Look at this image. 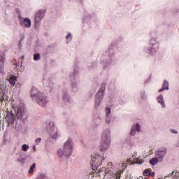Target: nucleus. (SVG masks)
I'll use <instances>...</instances> for the list:
<instances>
[{"label": "nucleus", "mask_w": 179, "mask_h": 179, "mask_svg": "<svg viewBox=\"0 0 179 179\" xmlns=\"http://www.w3.org/2000/svg\"><path fill=\"white\" fill-rule=\"evenodd\" d=\"M136 132H141V124L138 123L132 125L130 131L131 136H135V135H136Z\"/></svg>", "instance_id": "obj_14"}, {"label": "nucleus", "mask_w": 179, "mask_h": 179, "mask_svg": "<svg viewBox=\"0 0 179 179\" xmlns=\"http://www.w3.org/2000/svg\"><path fill=\"white\" fill-rule=\"evenodd\" d=\"M21 43H22V41H19V44H20V47H22Z\"/></svg>", "instance_id": "obj_39"}, {"label": "nucleus", "mask_w": 179, "mask_h": 179, "mask_svg": "<svg viewBox=\"0 0 179 179\" xmlns=\"http://www.w3.org/2000/svg\"><path fill=\"white\" fill-rule=\"evenodd\" d=\"M20 24L22 27H27V29H30L31 27V20L30 18H24L23 20L20 21Z\"/></svg>", "instance_id": "obj_15"}, {"label": "nucleus", "mask_w": 179, "mask_h": 179, "mask_svg": "<svg viewBox=\"0 0 179 179\" xmlns=\"http://www.w3.org/2000/svg\"><path fill=\"white\" fill-rule=\"evenodd\" d=\"M3 65H5V53L0 52V71L2 72L3 69Z\"/></svg>", "instance_id": "obj_16"}, {"label": "nucleus", "mask_w": 179, "mask_h": 179, "mask_svg": "<svg viewBox=\"0 0 179 179\" xmlns=\"http://www.w3.org/2000/svg\"><path fill=\"white\" fill-rule=\"evenodd\" d=\"M33 150H34V152H36V145L33 146Z\"/></svg>", "instance_id": "obj_37"}, {"label": "nucleus", "mask_w": 179, "mask_h": 179, "mask_svg": "<svg viewBox=\"0 0 179 179\" xmlns=\"http://www.w3.org/2000/svg\"><path fill=\"white\" fill-rule=\"evenodd\" d=\"M34 59L35 61H40V59H41V56L40 53H35L34 55Z\"/></svg>", "instance_id": "obj_24"}, {"label": "nucleus", "mask_w": 179, "mask_h": 179, "mask_svg": "<svg viewBox=\"0 0 179 179\" xmlns=\"http://www.w3.org/2000/svg\"><path fill=\"white\" fill-rule=\"evenodd\" d=\"M35 142H36V145H38V143L41 142V138H37Z\"/></svg>", "instance_id": "obj_34"}, {"label": "nucleus", "mask_w": 179, "mask_h": 179, "mask_svg": "<svg viewBox=\"0 0 179 179\" xmlns=\"http://www.w3.org/2000/svg\"><path fill=\"white\" fill-rule=\"evenodd\" d=\"M134 162L135 163H137V164H143L145 162V159H141L140 157H138Z\"/></svg>", "instance_id": "obj_25"}, {"label": "nucleus", "mask_w": 179, "mask_h": 179, "mask_svg": "<svg viewBox=\"0 0 179 179\" xmlns=\"http://www.w3.org/2000/svg\"><path fill=\"white\" fill-rule=\"evenodd\" d=\"M120 167H122V170H124V169H127V162L120 163Z\"/></svg>", "instance_id": "obj_29"}, {"label": "nucleus", "mask_w": 179, "mask_h": 179, "mask_svg": "<svg viewBox=\"0 0 179 179\" xmlns=\"http://www.w3.org/2000/svg\"><path fill=\"white\" fill-rule=\"evenodd\" d=\"M17 120H26L27 118V109L24 103H20L16 108L12 109Z\"/></svg>", "instance_id": "obj_4"}, {"label": "nucleus", "mask_w": 179, "mask_h": 179, "mask_svg": "<svg viewBox=\"0 0 179 179\" xmlns=\"http://www.w3.org/2000/svg\"><path fill=\"white\" fill-rule=\"evenodd\" d=\"M106 66H103V69H106Z\"/></svg>", "instance_id": "obj_42"}, {"label": "nucleus", "mask_w": 179, "mask_h": 179, "mask_svg": "<svg viewBox=\"0 0 179 179\" xmlns=\"http://www.w3.org/2000/svg\"><path fill=\"white\" fill-rule=\"evenodd\" d=\"M166 155L167 148L165 147H161L155 152V156L156 157L159 158V163H162V162L164 160V156Z\"/></svg>", "instance_id": "obj_10"}, {"label": "nucleus", "mask_w": 179, "mask_h": 179, "mask_svg": "<svg viewBox=\"0 0 179 179\" xmlns=\"http://www.w3.org/2000/svg\"><path fill=\"white\" fill-rule=\"evenodd\" d=\"M36 169V163H34L29 168V170L28 171L29 174H33V171H34V169Z\"/></svg>", "instance_id": "obj_23"}, {"label": "nucleus", "mask_w": 179, "mask_h": 179, "mask_svg": "<svg viewBox=\"0 0 179 179\" xmlns=\"http://www.w3.org/2000/svg\"><path fill=\"white\" fill-rule=\"evenodd\" d=\"M164 90H169V82L166 80H164L162 88L159 90V93H161V92H163Z\"/></svg>", "instance_id": "obj_19"}, {"label": "nucleus", "mask_w": 179, "mask_h": 179, "mask_svg": "<svg viewBox=\"0 0 179 179\" xmlns=\"http://www.w3.org/2000/svg\"><path fill=\"white\" fill-rule=\"evenodd\" d=\"M45 15V10H39L37 11V13L34 15V22L35 25L37 26L38 24H40L41 22V20L44 19V16Z\"/></svg>", "instance_id": "obj_11"}, {"label": "nucleus", "mask_w": 179, "mask_h": 179, "mask_svg": "<svg viewBox=\"0 0 179 179\" xmlns=\"http://www.w3.org/2000/svg\"><path fill=\"white\" fill-rule=\"evenodd\" d=\"M6 89V87L4 84L1 83L0 84V100L1 101H3L4 100H6L8 96L6 95V91L5 90Z\"/></svg>", "instance_id": "obj_13"}, {"label": "nucleus", "mask_w": 179, "mask_h": 179, "mask_svg": "<svg viewBox=\"0 0 179 179\" xmlns=\"http://www.w3.org/2000/svg\"><path fill=\"white\" fill-rule=\"evenodd\" d=\"M22 150L23 152H27L29 150V145L27 144H24L22 145Z\"/></svg>", "instance_id": "obj_26"}, {"label": "nucleus", "mask_w": 179, "mask_h": 179, "mask_svg": "<svg viewBox=\"0 0 179 179\" xmlns=\"http://www.w3.org/2000/svg\"><path fill=\"white\" fill-rule=\"evenodd\" d=\"M73 152V140L69 138L63 145L62 148L57 150L59 157L69 159Z\"/></svg>", "instance_id": "obj_1"}, {"label": "nucleus", "mask_w": 179, "mask_h": 179, "mask_svg": "<svg viewBox=\"0 0 179 179\" xmlns=\"http://www.w3.org/2000/svg\"><path fill=\"white\" fill-rule=\"evenodd\" d=\"M106 90L105 88H101L97 94H96V100H95V106L97 107V106H100V103H101V101L103 100V96H104V91Z\"/></svg>", "instance_id": "obj_12"}, {"label": "nucleus", "mask_w": 179, "mask_h": 179, "mask_svg": "<svg viewBox=\"0 0 179 179\" xmlns=\"http://www.w3.org/2000/svg\"><path fill=\"white\" fill-rule=\"evenodd\" d=\"M170 132L171 134H174L175 135H177V134H178V131H177L176 129H171Z\"/></svg>", "instance_id": "obj_32"}, {"label": "nucleus", "mask_w": 179, "mask_h": 179, "mask_svg": "<svg viewBox=\"0 0 179 179\" xmlns=\"http://www.w3.org/2000/svg\"><path fill=\"white\" fill-rule=\"evenodd\" d=\"M55 124L53 121L48 122L46 124V129L52 139H57L58 134H57V128H55Z\"/></svg>", "instance_id": "obj_6"}, {"label": "nucleus", "mask_w": 179, "mask_h": 179, "mask_svg": "<svg viewBox=\"0 0 179 179\" xmlns=\"http://www.w3.org/2000/svg\"><path fill=\"white\" fill-rule=\"evenodd\" d=\"M150 176H151V177H155V172H150Z\"/></svg>", "instance_id": "obj_35"}, {"label": "nucleus", "mask_w": 179, "mask_h": 179, "mask_svg": "<svg viewBox=\"0 0 179 179\" xmlns=\"http://www.w3.org/2000/svg\"><path fill=\"white\" fill-rule=\"evenodd\" d=\"M39 178H40V179H47V176H45V174H41V175L39 176Z\"/></svg>", "instance_id": "obj_33"}, {"label": "nucleus", "mask_w": 179, "mask_h": 179, "mask_svg": "<svg viewBox=\"0 0 179 179\" xmlns=\"http://www.w3.org/2000/svg\"><path fill=\"white\" fill-rule=\"evenodd\" d=\"M157 163H159V158L156 156L150 160V164H151V166H156Z\"/></svg>", "instance_id": "obj_20"}, {"label": "nucleus", "mask_w": 179, "mask_h": 179, "mask_svg": "<svg viewBox=\"0 0 179 179\" xmlns=\"http://www.w3.org/2000/svg\"><path fill=\"white\" fill-rule=\"evenodd\" d=\"M137 179H143V178L142 176H140Z\"/></svg>", "instance_id": "obj_40"}, {"label": "nucleus", "mask_w": 179, "mask_h": 179, "mask_svg": "<svg viewBox=\"0 0 179 179\" xmlns=\"http://www.w3.org/2000/svg\"><path fill=\"white\" fill-rule=\"evenodd\" d=\"M176 146L179 148V139L178 140L177 143H176Z\"/></svg>", "instance_id": "obj_36"}, {"label": "nucleus", "mask_w": 179, "mask_h": 179, "mask_svg": "<svg viewBox=\"0 0 179 179\" xmlns=\"http://www.w3.org/2000/svg\"><path fill=\"white\" fill-rule=\"evenodd\" d=\"M72 34L69 32L68 35L66 36V43L68 44L70 41H72Z\"/></svg>", "instance_id": "obj_22"}, {"label": "nucleus", "mask_w": 179, "mask_h": 179, "mask_svg": "<svg viewBox=\"0 0 179 179\" xmlns=\"http://www.w3.org/2000/svg\"><path fill=\"white\" fill-rule=\"evenodd\" d=\"M18 162H20V159H18Z\"/></svg>", "instance_id": "obj_43"}, {"label": "nucleus", "mask_w": 179, "mask_h": 179, "mask_svg": "<svg viewBox=\"0 0 179 179\" xmlns=\"http://www.w3.org/2000/svg\"><path fill=\"white\" fill-rule=\"evenodd\" d=\"M173 174H174V172H172V173H170L169 176H171H171H173Z\"/></svg>", "instance_id": "obj_41"}, {"label": "nucleus", "mask_w": 179, "mask_h": 179, "mask_svg": "<svg viewBox=\"0 0 179 179\" xmlns=\"http://www.w3.org/2000/svg\"><path fill=\"white\" fill-rule=\"evenodd\" d=\"M108 166H113V163L112 162H109L108 163Z\"/></svg>", "instance_id": "obj_38"}, {"label": "nucleus", "mask_w": 179, "mask_h": 179, "mask_svg": "<svg viewBox=\"0 0 179 179\" xmlns=\"http://www.w3.org/2000/svg\"><path fill=\"white\" fill-rule=\"evenodd\" d=\"M16 118L17 117H16V115L15 114V112L13 110V109L10 111H8L5 117V121L7 124L6 127H9V125H13Z\"/></svg>", "instance_id": "obj_9"}, {"label": "nucleus", "mask_w": 179, "mask_h": 179, "mask_svg": "<svg viewBox=\"0 0 179 179\" xmlns=\"http://www.w3.org/2000/svg\"><path fill=\"white\" fill-rule=\"evenodd\" d=\"M157 101L160 104L162 108H166V103H164V99L163 98V95L160 94L157 97Z\"/></svg>", "instance_id": "obj_17"}, {"label": "nucleus", "mask_w": 179, "mask_h": 179, "mask_svg": "<svg viewBox=\"0 0 179 179\" xmlns=\"http://www.w3.org/2000/svg\"><path fill=\"white\" fill-rule=\"evenodd\" d=\"M141 99L142 100H146V95H145V91H141Z\"/></svg>", "instance_id": "obj_30"}, {"label": "nucleus", "mask_w": 179, "mask_h": 179, "mask_svg": "<svg viewBox=\"0 0 179 179\" xmlns=\"http://www.w3.org/2000/svg\"><path fill=\"white\" fill-rule=\"evenodd\" d=\"M31 97L35 100L41 107H45L48 103V99L44 93L38 92L37 89L32 88L31 90Z\"/></svg>", "instance_id": "obj_3"}, {"label": "nucleus", "mask_w": 179, "mask_h": 179, "mask_svg": "<svg viewBox=\"0 0 179 179\" xmlns=\"http://www.w3.org/2000/svg\"><path fill=\"white\" fill-rule=\"evenodd\" d=\"M79 75V70L74 69L73 72L70 73V80L71 81V87L73 92H78V81L76 80Z\"/></svg>", "instance_id": "obj_7"}, {"label": "nucleus", "mask_w": 179, "mask_h": 179, "mask_svg": "<svg viewBox=\"0 0 179 179\" xmlns=\"http://www.w3.org/2000/svg\"><path fill=\"white\" fill-rule=\"evenodd\" d=\"M9 83L10 86H14L16 85V77L12 76L9 79Z\"/></svg>", "instance_id": "obj_21"}, {"label": "nucleus", "mask_w": 179, "mask_h": 179, "mask_svg": "<svg viewBox=\"0 0 179 179\" xmlns=\"http://www.w3.org/2000/svg\"><path fill=\"white\" fill-rule=\"evenodd\" d=\"M110 123H111V117L110 116H106V124H110Z\"/></svg>", "instance_id": "obj_31"}, {"label": "nucleus", "mask_w": 179, "mask_h": 179, "mask_svg": "<svg viewBox=\"0 0 179 179\" xmlns=\"http://www.w3.org/2000/svg\"><path fill=\"white\" fill-rule=\"evenodd\" d=\"M62 99L66 103H71V96L68 94V91H64L62 94Z\"/></svg>", "instance_id": "obj_18"}, {"label": "nucleus", "mask_w": 179, "mask_h": 179, "mask_svg": "<svg viewBox=\"0 0 179 179\" xmlns=\"http://www.w3.org/2000/svg\"><path fill=\"white\" fill-rule=\"evenodd\" d=\"M106 117H109L110 114H111V109L108 107L106 108Z\"/></svg>", "instance_id": "obj_27"}, {"label": "nucleus", "mask_w": 179, "mask_h": 179, "mask_svg": "<svg viewBox=\"0 0 179 179\" xmlns=\"http://www.w3.org/2000/svg\"><path fill=\"white\" fill-rule=\"evenodd\" d=\"M143 174L145 176H150V169H145V170H144Z\"/></svg>", "instance_id": "obj_28"}, {"label": "nucleus", "mask_w": 179, "mask_h": 179, "mask_svg": "<svg viewBox=\"0 0 179 179\" xmlns=\"http://www.w3.org/2000/svg\"><path fill=\"white\" fill-rule=\"evenodd\" d=\"M91 166H92V169L94 170L97 169V166H100V164L103 163V160H104V158H103V157H101V155H100L99 152H93L91 155Z\"/></svg>", "instance_id": "obj_5"}, {"label": "nucleus", "mask_w": 179, "mask_h": 179, "mask_svg": "<svg viewBox=\"0 0 179 179\" xmlns=\"http://www.w3.org/2000/svg\"><path fill=\"white\" fill-rule=\"evenodd\" d=\"M111 145V130L110 129H104L101 133V152H106Z\"/></svg>", "instance_id": "obj_2"}, {"label": "nucleus", "mask_w": 179, "mask_h": 179, "mask_svg": "<svg viewBox=\"0 0 179 179\" xmlns=\"http://www.w3.org/2000/svg\"><path fill=\"white\" fill-rule=\"evenodd\" d=\"M158 48H159V43H157V41H156L155 38H152L150 41V45L147 48V52L148 54H150V55H155Z\"/></svg>", "instance_id": "obj_8"}]
</instances>
